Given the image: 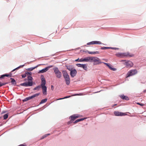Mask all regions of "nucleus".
Instances as JSON below:
<instances>
[{
    "label": "nucleus",
    "mask_w": 146,
    "mask_h": 146,
    "mask_svg": "<svg viewBox=\"0 0 146 146\" xmlns=\"http://www.w3.org/2000/svg\"><path fill=\"white\" fill-rule=\"evenodd\" d=\"M115 55L118 57L121 58H123L124 57H133L134 55L133 54L130 53L129 52L125 53H117L115 54Z\"/></svg>",
    "instance_id": "1"
},
{
    "label": "nucleus",
    "mask_w": 146,
    "mask_h": 146,
    "mask_svg": "<svg viewBox=\"0 0 146 146\" xmlns=\"http://www.w3.org/2000/svg\"><path fill=\"white\" fill-rule=\"evenodd\" d=\"M41 84L40 86L42 88L43 94L44 95L46 94L47 88L45 86L46 84V81L44 78H42L41 79Z\"/></svg>",
    "instance_id": "2"
},
{
    "label": "nucleus",
    "mask_w": 146,
    "mask_h": 146,
    "mask_svg": "<svg viewBox=\"0 0 146 146\" xmlns=\"http://www.w3.org/2000/svg\"><path fill=\"white\" fill-rule=\"evenodd\" d=\"M56 77L58 78H60L62 77V73L57 67H55L53 69Z\"/></svg>",
    "instance_id": "3"
},
{
    "label": "nucleus",
    "mask_w": 146,
    "mask_h": 146,
    "mask_svg": "<svg viewBox=\"0 0 146 146\" xmlns=\"http://www.w3.org/2000/svg\"><path fill=\"white\" fill-rule=\"evenodd\" d=\"M137 72V71L136 69L131 70L129 71L127 73L126 75V78L133 76Z\"/></svg>",
    "instance_id": "4"
},
{
    "label": "nucleus",
    "mask_w": 146,
    "mask_h": 146,
    "mask_svg": "<svg viewBox=\"0 0 146 146\" xmlns=\"http://www.w3.org/2000/svg\"><path fill=\"white\" fill-rule=\"evenodd\" d=\"M100 60L98 58L91 57V62H97L96 64H99L102 63H103V62H101Z\"/></svg>",
    "instance_id": "5"
},
{
    "label": "nucleus",
    "mask_w": 146,
    "mask_h": 146,
    "mask_svg": "<svg viewBox=\"0 0 146 146\" xmlns=\"http://www.w3.org/2000/svg\"><path fill=\"white\" fill-rule=\"evenodd\" d=\"M114 113L115 115L117 116H123L126 115L127 114L125 113L121 112L118 111H115Z\"/></svg>",
    "instance_id": "6"
},
{
    "label": "nucleus",
    "mask_w": 146,
    "mask_h": 146,
    "mask_svg": "<svg viewBox=\"0 0 146 146\" xmlns=\"http://www.w3.org/2000/svg\"><path fill=\"white\" fill-rule=\"evenodd\" d=\"M39 95V93L36 94H34V95L29 96L27 98L24 99L23 100L24 101H27L30 100L32 98H34L38 96Z\"/></svg>",
    "instance_id": "7"
},
{
    "label": "nucleus",
    "mask_w": 146,
    "mask_h": 146,
    "mask_svg": "<svg viewBox=\"0 0 146 146\" xmlns=\"http://www.w3.org/2000/svg\"><path fill=\"white\" fill-rule=\"evenodd\" d=\"M39 95V93L36 94H34V95L29 96L27 98L24 99L23 100L24 101H27L30 100L32 98H34L38 96Z\"/></svg>",
    "instance_id": "8"
},
{
    "label": "nucleus",
    "mask_w": 146,
    "mask_h": 146,
    "mask_svg": "<svg viewBox=\"0 0 146 146\" xmlns=\"http://www.w3.org/2000/svg\"><path fill=\"white\" fill-rule=\"evenodd\" d=\"M77 73L76 70L74 68L70 72V75L73 78L76 76Z\"/></svg>",
    "instance_id": "9"
},
{
    "label": "nucleus",
    "mask_w": 146,
    "mask_h": 146,
    "mask_svg": "<svg viewBox=\"0 0 146 146\" xmlns=\"http://www.w3.org/2000/svg\"><path fill=\"white\" fill-rule=\"evenodd\" d=\"M76 65L78 67L82 68L84 70H87V67L86 65L85 64H77Z\"/></svg>",
    "instance_id": "10"
},
{
    "label": "nucleus",
    "mask_w": 146,
    "mask_h": 146,
    "mask_svg": "<svg viewBox=\"0 0 146 146\" xmlns=\"http://www.w3.org/2000/svg\"><path fill=\"white\" fill-rule=\"evenodd\" d=\"M80 117V116L78 114H76L70 116V118L72 120H73L74 121L76 119Z\"/></svg>",
    "instance_id": "11"
},
{
    "label": "nucleus",
    "mask_w": 146,
    "mask_h": 146,
    "mask_svg": "<svg viewBox=\"0 0 146 146\" xmlns=\"http://www.w3.org/2000/svg\"><path fill=\"white\" fill-rule=\"evenodd\" d=\"M65 80L66 82V84L67 85H69L70 82V79L69 76L64 77Z\"/></svg>",
    "instance_id": "12"
},
{
    "label": "nucleus",
    "mask_w": 146,
    "mask_h": 146,
    "mask_svg": "<svg viewBox=\"0 0 146 146\" xmlns=\"http://www.w3.org/2000/svg\"><path fill=\"white\" fill-rule=\"evenodd\" d=\"M126 65L128 67H131L133 66V64L131 61H129L126 62Z\"/></svg>",
    "instance_id": "13"
},
{
    "label": "nucleus",
    "mask_w": 146,
    "mask_h": 146,
    "mask_svg": "<svg viewBox=\"0 0 146 146\" xmlns=\"http://www.w3.org/2000/svg\"><path fill=\"white\" fill-rule=\"evenodd\" d=\"M84 62H91V57H87L84 58Z\"/></svg>",
    "instance_id": "14"
},
{
    "label": "nucleus",
    "mask_w": 146,
    "mask_h": 146,
    "mask_svg": "<svg viewBox=\"0 0 146 146\" xmlns=\"http://www.w3.org/2000/svg\"><path fill=\"white\" fill-rule=\"evenodd\" d=\"M103 63L106 65L111 70L113 71H115L116 70L115 68H112L110 66V64H109L107 63H106L103 62Z\"/></svg>",
    "instance_id": "15"
},
{
    "label": "nucleus",
    "mask_w": 146,
    "mask_h": 146,
    "mask_svg": "<svg viewBox=\"0 0 146 146\" xmlns=\"http://www.w3.org/2000/svg\"><path fill=\"white\" fill-rule=\"evenodd\" d=\"M63 76L64 77L69 76L66 70H63L62 71Z\"/></svg>",
    "instance_id": "16"
},
{
    "label": "nucleus",
    "mask_w": 146,
    "mask_h": 146,
    "mask_svg": "<svg viewBox=\"0 0 146 146\" xmlns=\"http://www.w3.org/2000/svg\"><path fill=\"white\" fill-rule=\"evenodd\" d=\"M48 68H47L46 67L42 69V70L40 71L39 73H43L44 72H45L48 71Z\"/></svg>",
    "instance_id": "17"
},
{
    "label": "nucleus",
    "mask_w": 146,
    "mask_h": 146,
    "mask_svg": "<svg viewBox=\"0 0 146 146\" xmlns=\"http://www.w3.org/2000/svg\"><path fill=\"white\" fill-rule=\"evenodd\" d=\"M121 98L123 100H129V98L127 96L124 95H121L120 96Z\"/></svg>",
    "instance_id": "18"
},
{
    "label": "nucleus",
    "mask_w": 146,
    "mask_h": 146,
    "mask_svg": "<svg viewBox=\"0 0 146 146\" xmlns=\"http://www.w3.org/2000/svg\"><path fill=\"white\" fill-rule=\"evenodd\" d=\"M66 68L70 72L74 69L71 66H66Z\"/></svg>",
    "instance_id": "19"
},
{
    "label": "nucleus",
    "mask_w": 146,
    "mask_h": 146,
    "mask_svg": "<svg viewBox=\"0 0 146 146\" xmlns=\"http://www.w3.org/2000/svg\"><path fill=\"white\" fill-rule=\"evenodd\" d=\"M5 76L11 77V76L8 74H3V75H2L0 77V78H3Z\"/></svg>",
    "instance_id": "20"
},
{
    "label": "nucleus",
    "mask_w": 146,
    "mask_h": 146,
    "mask_svg": "<svg viewBox=\"0 0 146 146\" xmlns=\"http://www.w3.org/2000/svg\"><path fill=\"white\" fill-rule=\"evenodd\" d=\"M85 119V118H83L81 119H77L73 123L74 124L78 122L79 121H82L84 120Z\"/></svg>",
    "instance_id": "21"
},
{
    "label": "nucleus",
    "mask_w": 146,
    "mask_h": 146,
    "mask_svg": "<svg viewBox=\"0 0 146 146\" xmlns=\"http://www.w3.org/2000/svg\"><path fill=\"white\" fill-rule=\"evenodd\" d=\"M47 100H48V99L46 98H45V99L42 100H41V101L40 102V104H43L44 103L46 102H47Z\"/></svg>",
    "instance_id": "22"
},
{
    "label": "nucleus",
    "mask_w": 146,
    "mask_h": 146,
    "mask_svg": "<svg viewBox=\"0 0 146 146\" xmlns=\"http://www.w3.org/2000/svg\"><path fill=\"white\" fill-rule=\"evenodd\" d=\"M10 79L11 80V82L12 84H13L15 85L16 84V82L14 79L13 78H11Z\"/></svg>",
    "instance_id": "23"
},
{
    "label": "nucleus",
    "mask_w": 146,
    "mask_h": 146,
    "mask_svg": "<svg viewBox=\"0 0 146 146\" xmlns=\"http://www.w3.org/2000/svg\"><path fill=\"white\" fill-rule=\"evenodd\" d=\"M94 44H102V43L101 42L98 41H94Z\"/></svg>",
    "instance_id": "24"
},
{
    "label": "nucleus",
    "mask_w": 146,
    "mask_h": 146,
    "mask_svg": "<svg viewBox=\"0 0 146 146\" xmlns=\"http://www.w3.org/2000/svg\"><path fill=\"white\" fill-rule=\"evenodd\" d=\"M33 85V82H27V86H31Z\"/></svg>",
    "instance_id": "25"
},
{
    "label": "nucleus",
    "mask_w": 146,
    "mask_h": 146,
    "mask_svg": "<svg viewBox=\"0 0 146 146\" xmlns=\"http://www.w3.org/2000/svg\"><path fill=\"white\" fill-rule=\"evenodd\" d=\"M88 53L89 54H99V52L98 51H96V52H88Z\"/></svg>",
    "instance_id": "26"
},
{
    "label": "nucleus",
    "mask_w": 146,
    "mask_h": 146,
    "mask_svg": "<svg viewBox=\"0 0 146 146\" xmlns=\"http://www.w3.org/2000/svg\"><path fill=\"white\" fill-rule=\"evenodd\" d=\"M111 48V47H102L101 48V49L102 50H104V49H110Z\"/></svg>",
    "instance_id": "27"
},
{
    "label": "nucleus",
    "mask_w": 146,
    "mask_h": 146,
    "mask_svg": "<svg viewBox=\"0 0 146 146\" xmlns=\"http://www.w3.org/2000/svg\"><path fill=\"white\" fill-rule=\"evenodd\" d=\"M70 97H71V96H66L63 98H60L57 99L56 100H62V99H66V98H69Z\"/></svg>",
    "instance_id": "28"
},
{
    "label": "nucleus",
    "mask_w": 146,
    "mask_h": 146,
    "mask_svg": "<svg viewBox=\"0 0 146 146\" xmlns=\"http://www.w3.org/2000/svg\"><path fill=\"white\" fill-rule=\"evenodd\" d=\"M8 115L7 114H5L3 116L4 119H6L8 117Z\"/></svg>",
    "instance_id": "29"
},
{
    "label": "nucleus",
    "mask_w": 146,
    "mask_h": 146,
    "mask_svg": "<svg viewBox=\"0 0 146 146\" xmlns=\"http://www.w3.org/2000/svg\"><path fill=\"white\" fill-rule=\"evenodd\" d=\"M24 66V65L20 66L18 67L17 68H16L14 69V70H12V72H13V71H15L16 70L18 69H19V68H20L21 67H22Z\"/></svg>",
    "instance_id": "30"
},
{
    "label": "nucleus",
    "mask_w": 146,
    "mask_h": 146,
    "mask_svg": "<svg viewBox=\"0 0 146 146\" xmlns=\"http://www.w3.org/2000/svg\"><path fill=\"white\" fill-rule=\"evenodd\" d=\"M28 80H32L33 79V78L30 75H29L27 77Z\"/></svg>",
    "instance_id": "31"
},
{
    "label": "nucleus",
    "mask_w": 146,
    "mask_h": 146,
    "mask_svg": "<svg viewBox=\"0 0 146 146\" xmlns=\"http://www.w3.org/2000/svg\"><path fill=\"white\" fill-rule=\"evenodd\" d=\"M7 84V83H2L1 82H0V87L2 86H3Z\"/></svg>",
    "instance_id": "32"
},
{
    "label": "nucleus",
    "mask_w": 146,
    "mask_h": 146,
    "mask_svg": "<svg viewBox=\"0 0 146 146\" xmlns=\"http://www.w3.org/2000/svg\"><path fill=\"white\" fill-rule=\"evenodd\" d=\"M20 85L21 86H27V82H24L23 83L21 84Z\"/></svg>",
    "instance_id": "33"
},
{
    "label": "nucleus",
    "mask_w": 146,
    "mask_h": 146,
    "mask_svg": "<svg viewBox=\"0 0 146 146\" xmlns=\"http://www.w3.org/2000/svg\"><path fill=\"white\" fill-rule=\"evenodd\" d=\"M94 41H92L90 42H88L87 43V44L88 45H91V44H94Z\"/></svg>",
    "instance_id": "34"
},
{
    "label": "nucleus",
    "mask_w": 146,
    "mask_h": 146,
    "mask_svg": "<svg viewBox=\"0 0 146 146\" xmlns=\"http://www.w3.org/2000/svg\"><path fill=\"white\" fill-rule=\"evenodd\" d=\"M40 88V86H36L35 88H34L33 90H38Z\"/></svg>",
    "instance_id": "35"
},
{
    "label": "nucleus",
    "mask_w": 146,
    "mask_h": 146,
    "mask_svg": "<svg viewBox=\"0 0 146 146\" xmlns=\"http://www.w3.org/2000/svg\"><path fill=\"white\" fill-rule=\"evenodd\" d=\"M37 67V66H36L35 67H32V68H29L28 69L29 70H30V71H32V70H33V69H35V68H36V67Z\"/></svg>",
    "instance_id": "36"
},
{
    "label": "nucleus",
    "mask_w": 146,
    "mask_h": 146,
    "mask_svg": "<svg viewBox=\"0 0 146 146\" xmlns=\"http://www.w3.org/2000/svg\"><path fill=\"white\" fill-rule=\"evenodd\" d=\"M25 74L27 75H30L31 74V72H27L25 73Z\"/></svg>",
    "instance_id": "37"
},
{
    "label": "nucleus",
    "mask_w": 146,
    "mask_h": 146,
    "mask_svg": "<svg viewBox=\"0 0 146 146\" xmlns=\"http://www.w3.org/2000/svg\"><path fill=\"white\" fill-rule=\"evenodd\" d=\"M26 76L27 75L25 73L24 74L22 75V78H25Z\"/></svg>",
    "instance_id": "38"
},
{
    "label": "nucleus",
    "mask_w": 146,
    "mask_h": 146,
    "mask_svg": "<svg viewBox=\"0 0 146 146\" xmlns=\"http://www.w3.org/2000/svg\"><path fill=\"white\" fill-rule=\"evenodd\" d=\"M73 120H72L71 119V120L70 121L68 122V124H69L71 123H72L73 122Z\"/></svg>",
    "instance_id": "39"
},
{
    "label": "nucleus",
    "mask_w": 146,
    "mask_h": 146,
    "mask_svg": "<svg viewBox=\"0 0 146 146\" xmlns=\"http://www.w3.org/2000/svg\"><path fill=\"white\" fill-rule=\"evenodd\" d=\"M79 62H84V58H81L79 60Z\"/></svg>",
    "instance_id": "40"
},
{
    "label": "nucleus",
    "mask_w": 146,
    "mask_h": 146,
    "mask_svg": "<svg viewBox=\"0 0 146 146\" xmlns=\"http://www.w3.org/2000/svg\"><path fill=\"white\" fill-rule=\"evenodd\" d=\"M53 66L52 65H50L49 66H48L46 67L47 68H48V70L50 68L52 67Z\"/></svg>",
    "instance_id": "41"
},
{
    "label": "nucleus",
    "mask_w": 146,
    "mask_h": 146,
    "mask_svg": "<svg viewBox=\"0 0 146 146\" xmlns=\"http://www.w3.org/2000/svg\"><path fill=\"white\" fill-rule=\"evenodd\" d=\"M137 104L139 105H140L141 106H143V104H140V103H137Z\"/></svg>",
    "instance_id": "42"
},
{
    "label": "nucleus",
    "mask_w": 146,
    "mask_h": 146,
    "mask_svg": "<svg viewBox=\"0 0 146 146\" xmlns=\"http://www.w3.org/2000/svg\"><path fill=\"white\" fill-rule=\"evenodd\" d=\"M54 88V86L53 85L51 86V89L52 90H53Z\"/></svg>",
    "instance_id": "43"
},
{
    "label": "nucleus",
    "mask_w": 146,
    "mask_h": 146,
    "mask_svg": "<svg viewBox=\"0 0 146 146\" xmlns=\"http://www.w3.org/2000/svg\"><path fill=\"white\" fill-rule=\"evenodd\" d=\"M111 48L110 49H115V50H116V49H118V48H112V47H111Z\"/></svg>",
    "instance_id": "44"
},
{
    "label": "nucleus",
    "mask_w": 146,
    "mask_h": 146,
    "mask_svg": "<svg viewBox=\"0 0 146 146\" xmlns=\"http://www.w3.org/2000/svg\"><path fill=\"white\" fill-rule=\"evenodd\" d=\"M143 92L145 93L146 92V90H145L143 91Z\"/></svg>",
    "instance_id": "45"
},
{
    "label": "nucleus",
    "mask_w": 146,
    "mask_h": 146,
    "mask_svg": "<svg viewBox=\"0 0 146 146\" xmlns=\"http://www.w3.org/2000/svg\"><path fill=\"white\" fill-rule=\"evenodd\" d=\"M79 60V58H78V59L76 60H75V61H78V60Z\"/></svg>",
    "instance_id": "46"
},
{
    "label": "nucleus",
    "mask_w": 146,
    "mask_h": 146,
    "mask_svg": "<svg viewBox=\"0 0 146 146\" xmlns=\"http://www.w3.org/2000/svg\"><path fill=\"white\" fill-rule=\"evenodd\" d=\"M50 134H47V135H46V136H45V137H46L47 135H49Z\"/></svg>",
    "instance_id": "47"
},
{
    "label": "nucleus",
    "mask_w": 146,
    "mask_h": 146,
    "mask_svg": "<svg viewBox=\"0 0 146 146\" xmlns=\"http://www.w3.org/2000/svg\"><path fill=\"white\" fill-rule=\"evenodd\" d=\"M77 95H79L78 94H76L75 95H74V96H77Z\"/></svg>",
    "instance_id": "48"
},
{
    "label": "nucleus",
    "mask_w": 146,
    "mask_h": 146,
    "mask_svg": "<svg viewBox=\"0 0 146 146\" xmlns=\"http://www.w3.org/2000/svg\"><path fill=\"white\" fill-rule=\"evenodd\" d=\"M116 105H117V104H114V106H116Z\"/></svg>",
    "instance_id": "49"
},
{
    "label": "nucleus",
    "mask_w": 146,
    "mask_h": 146,
    "mask_svg": "<svg viewBox=\"0 0 146 146\" xmlns=\"http://www.w3.org/2000/svg\"><path fill=\"white\" fill-rule=\"evenodd\" d=\"M1 118V117H0V119Z\"/></svg>",
    "instance_id": "50"
}]
</instances>
